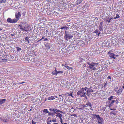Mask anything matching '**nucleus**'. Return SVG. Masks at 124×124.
<instances>
[{
    "mask_svg": "<svg viewBox=\"0 0 124 124\" xmlns=\"http://www.w3.org/2000/svg\"><path fill=\"white\" fill-rule=\"evenodd\" d=\"M7 22L9 23H13L16 22V20H15L14 19H12L10 18H8L7 19Z\"/></svg>",
    "mask_w": 124,
    "mask_h": 124,
    "instance_id": "423d86ee",
    "label": "nucleus"
},
{
    "mask_svg": "<svg viewBox=\"0 0 124 124\" xmlns=\"http://www.w3.org/2000/svg\"><path fill=\"white\" fill-rule=\"evenodd\" d=\"M108 54L110 57L114 59H115L118 56V55H115L114 53H112L110 52H108Z\"/></svg>",
    "mask_w": 124,
    "mask_h": 124,
    "instance_id": "39448f33",
    "label": "nucleus"
},
{
    "mask_svg": "<svg viewBox=\"0 0 124 124\" xmlns=\"http://www.w3.org/2000/svg\"><path fill=\"white\" fill-rule=\"evenodd\" d=\"M6 2V0H0V3H5Z\"/></svg>",
    "mask_w": 124,
    "mask_h": 124,
    "instance_id": "bb28decb",
    "label": "nucleus"
},
{
    "mask_svg": "<svg viewBox=\"0 0 124 124\" xmlns=\"http://www.w3.org/2000/svg\"><path fill=\"white\" fill-rule=\"evenodd\" d=\"M111 77L110 76H109L107 77V78L108 79H111Z\"/></svg>",
    "mask_w": 124,
    "mask_h": 124,
    "instance_id": "13d9d810",
    "label": "nucleus"
},
{
    "mask_svg": "<svg viewBox=\"0 0 124 124\" xmlns=\"http://www.w3.org/2000/svg\"><path fill=\"white\" fill-rule=\"evenodd\" d=\"M108 84V83H107V82H106V83H105V84H104V87H106L107 85Z\"/></svg>",
    "mask_w": 124,
    "mask_h": 124,
    "instance_id": "09e8293b",
    "label": "nucleus"
},
{
    "mask_svg": "<svg viewBox=\"0 0 124 124\" xmlns=\"http://www.w3.org/2000/svg\"><path fill=\"white\" fill-rule=\"evenodd\" d=\"M51 118V117H49L48 119H47V120H49Z\"/></svg>",
    "mask_w": 124,
    "mask_h": 124,
    "instance_id": "338daca9",
    "label": "nucleus"
},
{
    "mask_svg": "<svg viewBox=\"0 0 124 124\" xmlns=\"http://www.w3.org/2000/svg\"><path fill=\"white\" fill-rule=\"evenodd\" d=\"M94 33H95L96 34V35L98 36L101 32L99 31V30L96 29L95 31H94Z\"/></svg>",
    "mask_w": 124,
    "mask_h": 124,
    "instance_id": "9d476101",
    "label": "nucleus"
},
{
    "mask_svg": "<svg viewBox=\"0 0 124 124\" xmlns=\"http://www.w3.org/2000/svg\"><path fill=\"white\" fill-rule=\"evenodd\" d=\"M42 39H40V40H38V41H37V42H39V41H41Z\"/></svg>",
    "mask_w": 124,
    "mask_h": 124,
    "instance_id": "e2e57ef3",
    "label": "nucleus"
},
{
    "mask_svg": "<svg viewBox=\"0 0 124 124\" xmlns=\"http://www.w3.org/2000/svg\"><path fill=\"white\" fill-rule=\"evenodd\" d=\"M36 124V122H34L33 120H32V124Z\"/></svg>",
    "mask_w": 124,
    "mask_h": 124,
    "instance_id": "603ef678",
    "label": "nucleus"
},
{
    "mask_svg": "<svg viewBox=\"0 0 124 124\" xmlns=\"http://www.w3.org/2000/svg\"><path fill=\"white\" fill-rule=\"evenodd\" d=\"M53 74L54 75H57V71H54L53 72Z\"/></svg>",
    "mask_w": 124,
    "mask_h": 124,
    "instance_id": "f704fd0d",
    "label": "nucleus"
},
{
    "mask_svg": "<svg viewBox=\"0 0 124 124\" xmlns=\"http://www.w3.org/2000/svg\"><path fill=\"white\" fill-rule=\"evenodd\" d=\"M77 95H80V97H82L83 95L86 94V92L85 91H84L83 88L80 89L77 93Z\"/></svg>",
    "mask_w": 124,
    "mask_h": 124,
    "instance_id": "f03ea898",
    "label": "nucleus"
},
{
    "mask_svg": "<svg viewBox=\"0 0 124 124\" xmlns=\"http://www.w3.org/2000/svg\"><path fill=\"white\" fill-rule=\"evenodd\" d=\"M116 108H111L110 109L111 110H116Z\"/></svg>",
    "mask_w": 124,
    "mask_h": 124,
    "instance_id": "4d7b16f0",
    "label": "nucleus"
},
{
    "mask_svg": "<svg viewBox=\"0 0 124 124\" xmlns=\"http://www.w3.org/2000/svg\"><path fill=\"white\" fill-rule=\"evenodd\" d=\"M69 28L68 27H67L66 26H64L63 27H61L60 28V29H65L67 30L68 29H69Z\"/></svg>",
    "mask_w": 124,
    "mask_h": 124,
    "instance_id": "6ab92c4d",
    "label": "nucleus"
},
{
    "mask_svg": "<svg viewBox=\"0 0 124 124\" xmlns=\"http://www.w3.org/2000/svg\"><path fill=\"white\" fill-rule=\"evenodd\" d=\"M99 31L100 30V32H102L101 33L102 34H103L104 33V32H103V27H101V26H99Z\"/></svg>",
    "mask_w": 124,
    "mask_h": 124,
    "instance_id": "2eb2a0df",
    "label": "nucleus"
},
{
    "mask_svg": "<svg viewBox=\"0 0 124 124\" xmlns=\"http://www.w3.org/2000/svg\"><path fill=\"white\" fill-rule=\"evenodd\" d=\"M49 110L51 112H53V113H54V114L55 113H56V111L57 109L56 108H51L49 109Z\"/></svg>",
    "mask_w": 124,
    "mask_h": 124,
    "instance_id": "ddd939ff",
    "label": "nucleus"
},
{
    "mask_svg": "<svg viewBox=\"0 0 124 124\" xmlns=\"http://www.w3.org/2000/svg\"><path fill=\"white\" fill-rule=\"evenodd\" d=\"M116 17L117 18H119L120 17L119 15L117 14H116Z\"/></svg>",
    "mask_w": 124,
    "mask_h": 124,
    "instance_id": "58836bf2",
    "label": "nucleus"
},
{
    "mask_svg": "<svg viewBox=\"0 0 124 124\" xmlns=\"http://www.w3.org/2000/svg\"><path fill=\"white\" fill-rule=\"evenodd\" d=\"M26 12H23L22 13V15L23 16H24L26 14Z\"/></svg>",
    "mask_w": 124,
    "mask_h": 124,
    "instance_id": "864d4df0",
    "label": "nucleus"
},
{
    "mask_svg": "<svg viewBox=\"0 0 124 124\" xmlns=\"http://www.w3.org/2000/svg\"><path fill=\"white\" fill-rule=\"evenodd\" d=\"M92 64L93 65H94V66H97L99 64V63H92Z\"/></svg>",
    "mask_w": 124,
    "mask_h": 124,
    "instance_id": "473e14b6",
    "label": "nucleus"
},
{
    "mask_svg": "<svg viewBox=\"0 0 124 124\" xmlns=\"http://www.w3.org/2000/svg\"><path fill=\"white\" fill-rule=\"evenodd\" d=\"M45 46L47 49H49L51 47L50 44L48 43H47L45 44Z\"/></svg>",
    "mask_w": 124,
    "mask_h": 124,
    "instance_id": "f8f14e48",
    "label": "nucleus"
},
{
    "mask_svg": "<svg viewBox=\"0 0 124 124\" xmlns=\"http://www.w3.org/2000/svg\"><path fill=\"white\" fill-rule=\"evenodd\" d=\"M52 121L54 122H56V119H53V120H52Z\"/></svg>",
    "mask_w": 124,
    "mask_h": 124,
    "instance_id": "49530a36",
    "label": "nucleus"
},
{
    "mask_svg": "<svg viewBox=\"0 0 124 124\" xmlns=\"http://www.w3.org/2000/svg\"><path fill=\"white\" fill-rule=\"evenodd\" d=\"M116 101L114 100H113L110 101H109L108 102H107L109 104V107H111L113 105V103L115 102Z\"/></svg>",
    "mask_w": 124,
    "mask_h": 124,
    "instance_id": "1a4fd4ad",
    "label": "nucleus"
},
{
    "mask_svg": "<svg viewBox=\"0 0 124 124\" xmlns=\"http://www.w3.org/2000/svg\"><path fill=\"white\" fill-rule=\"evenodd\" d=\"M82 97H84L86 99H88L87 97V96L86 95V94H85L84 95H83V96Z\"/></svg>",
    "mask_w": 124,
    "mask_h": 124,
    "instance_id": "a19ab883",
    "label": "nucleus"
},
{
    "mask_svg": "<svg viewBox=\"0 0 124 124\" xmlns=\"http://www.w3.org/2000/svg\"><path fill=\"white\" fill-rule=\"evenodd\" d=\"M80 120L79 121H81V122H83V120L84 119H83L81 118H79Z\"/></svg>",
    "mask_w": 124,
    "mask_h": 124,
    "instance_id": "ea45409f",
    "label": "nucleus"
},
{
    "mask_svg": "<svg viewBox=\"0 0 124 124\" xmlns=\"http://www.w3.org/2000/svg\"><path fill=\"white\" fill-rule=\"evenodd\" d=\"M48 115L49 116H53L54 115V114L53 112H49Z\"/></svg>",
    "mask_w": 124,
    "mask_h": 124,
    "instance_id": "cd10ccee",
    "label": "nucleus"
},
{
    "mask_svg": "<svg viewBox=\"0 0 124 124\" xmlns=\"http://www.w3.org/2000/svg\"><path fill=\"white\" fill-rule=\"evenodd\" d=\"M122 90L121 88H120L117 91V94L118 95H119L122 93Z\"/></svg>",
    "mask_w": 124,
    "mask_h": 124,
    "instance_id": "dca6fc26",
    "label": "nucleus"
},
{
    "mask_svg": "<svg viewBox=\"0 0 124 124\" xmlns=\"http://www.w3.org/2000/svg\"><path fill=\"white\" fill-rule=\"evenodd\" d=\"M83 88V89L84 91H85H85L88 88L87 87H85V88Z\"/></svg>",
    "mask_w": 124,
    "mask_h": 124,
    "instance_id": "5fc2aeb1",
    "label": "nucleus"
},
{
    "mask_svg": "<svg viewBox=\"0 0 124 124\" xmlns=\"http://www.w3.org/2000/svg\"><path fill=\"white\" fill-rule=\"evenodd\" d=\"M68 94L69 95L71 96H72V94L71 93H69Z\"/></svg>",
    "mask_w": 124,
    "mask_h": 124,
    "instance_id": "6e6d98bb",
    "label": "nucleus"
},
{
    "mask_svg": "<svg viewBox=\"0 0 124 124\" xmlns=\"http://www.w3.org/2000/svg\"><path fill=\"white\" fill-rule=\"evenodd\" d=\"M111 114H112L114 115H115L116 114V113L114 111L111 112Z\"/></svg>",
    "mask_w": 124,
    "mask_h": 124,
    "instance_id": "79ce46f5",
    "label": "nucleus"
},
{
    "mask_svg": "<svg viewBox=\"0 0 124 124\" xmlns=\"http://www.w3.org/2000/svg\"><path fill=\"white\" fill-rule=\"evenodd\" d=\"M21 14L19 11H18V13H16L15 14L16 18H14L16 20V22H17L19 19L21 17Z\"/></svg>",
    "mask_w": 124,
    "mask_h": 124,
    "instance_id": "0eeeda50",
    "label": "nucleus"
},
{
    "mask_svg": "<svg viewBox=\"0 0 124 124\" xmlns=\"http://www.w3.org/2000/svg\"><path fill=\"white\" fill-rule=\"evenodd\" d=\"M57 112H60L62 114H65V112H63L59 110H57L56 111Z\"/></svg>",
    "mask_w": 124,
    "mask_h": 124,
    "instance_id": "393cba45",
    "label": "nucleus"
},
{
    "mask_svg": "<svg viewBox=\"0 0 124 124\" xmlns=\"http://www.w3.org/2000/svg\"><path fill=\"white\" fill-rule=\"evenodd\" d=\"M83 0H78L76 2V3L77 5H78Z\"/></svg>",
    "mask_w": 124,
    "mask_h": 124,
    "instance_id": "aec40b11",
    "label": "nucleus"
},
{
    "mask_svg": "<svg viewBox=\"0 0 124 124\" xmlns=\"http://www.w3.org/2000/svg\"><path fill=\"white\" fill-rule=\"evenodd\" d=\"M55 98L54 96H51V97H49L48 99L47 100H53Z\"/></svg>",
    "mask_w": 124,
    "mask_h": 124,
    "instance_id": "412c9836",
    "label": "nucleus"
},
{
    "mask_svg": "<svg viewBox=\"0 0 124 124\" xmlns=\"http://www.w3.org/2000/svg\"><path fill=\"white\" fill-rule=\"evenodd\" d=\"M72 116H74L75 117H77L78 116H77L76 114H73L72 115Z\"/></svg>",
    "mask_w": 124,
    "mask_h": 124,
    "instance_id": "052dcab7",
    "label": "nucleus"
},
{
    "mask_svg": "<svg viewBox=\"0 0 124 124\" xmlns=\"http://www.w3.org/2000/svg\"><path fill=\"white\" fill-rule=\"evenodd\" d=\"M16 49H17V51H19L21 50V48H20L18 47H16Z\"/></svg>",
    "mask_w": 124,
    "mask_h": 124,
    "instance_id": "72a5a7b5",
    "label": "nucleus"
},
{
    "mask_svg": "<svg viewBox=\"0 0 124 124\" xmlns=\"http://www.w3.org/2000/svg\"><path fill=\"white\" fill-rule=\"evenodd\" d=\"M1 120L5 122H7L9 121V120L5 117L2 118Z\"/></svg>",
    "mask_w": 124,
    "mask_h": 124,
    "instance_id": "f3484780",
    "label": "nucleus"
},
{
    "mask_svg": "<svg viewBox=\"0 0 124 124\" xmlns=\"http://www.w3.org/2000/svg\"><path fill=\"white\" fill-rule=\"evenodd\" d=\"M79 60L80 61L79 63L80 67H84L86 66V65L85 63V60L81 58H80Z\"/></svg>",
    "mask_w": 124,
    "mask_h": 124,
    "instance_id": "7ed1b4c3",
    "label": "nucleus"
},
{
    "mask_svg": "<svg viewBox=\"0 0 124 124\" xmlns=\"http://www.w3.org/2000/svg\"><path fill=\"white\" fill-rule=\"evenodd\" d=\"M55 113L56 114L55 115L56 117H58L59 118L61 117H62V115L61 114L57 112H56V113Z\"/></svg>",
    "mask_w": 124,
    "mask_h": 124,
    "instance_id": "a211bd4d",
    "label": "nucleus"
},
{
    "mask_svg": "<svg viewBox=\"0 0 124 124\" xmlns=\"http://www.w3.org/2000/svg\"><path fill=\"white\" fill-rule=\"evenodd\" d=\"M45 37L44 36H43L42 37V38H41L42 39L45 38Z\"/></svg>",
    "mask_w": 124,
    "mask_h": 124,
    "instance_id": "0e129e2a",
    "label": "nucleus"
},
{
    "mask_svg": "<svg viewBox=\"0 0 124 124\" xmlns=\"http://www.w3.org/2000/svg\"><path fill=\"white\" fill-rule=\"evenodd\" d=\"M97 70V68H96L95 67H94L93 68V70Z\"/></svg>",
    "mask_w": 124,
    "mask_h": 124,
    "instance_id": "c03bdc74",
    "label": "nucleus"
},
{
    "mask_svg": "<svg viewBox=\"0 0 124 124\" xmlns=\"http://www.w3.org/2000/svg\"><path fill=\"white\" fill-rule=\"evenodd\" d=\"M25 83V82H21L20 83H19L21 84H22L23 83Z\"/></svg>",
    "mask_w": 124,
    "mask_h": 124,
    "instance_id": "69168bd1",
    "label": "nucleus"
},
{
    "mask_svg": "<svg viewBox=\"0 0 124 124\" xmlns=\"http://www.w3.org/2000/svg\"><path fill=\"white\" fill-rule=\"evenodd\" d=\"M43 41H49V40H48V39L47 38H45L43 40Z\"/></svg>",
    "mask_w": 124,
    "mask_h": 124,
    "instance_id": "a18cd8bd",
    "label": "nucleus"
},
{
    "mask_svg": "<svg viewBox=\"0 0 124 124\" xmlns=\"http://www.w3.org/2000/svg\"><path fill=\"white\" fill-rule=\"evenodd\" d=\"M92 115L94 117L96 118L98 124H102L103 123L104 121L103 119L102 118L100 117L99 115L93 114H92Z\"/></svg>",
    "mask_w": 124,
    "mask_h": 124,
    "instance_id": "f257e3e1",
    "label": "nucleus"
},
{
    "mask_svg": "<svg viewBox=\"0 0 124 124\" xmlns=\"http://www.w3.org/2000/svg\"><path fill=\"white\" fill-rule=\"evenodd\" d=\"M61 117H60L59 118L60 119V122L61 123H63L62 122L63 121H62V120Z\"/></svg>",
    "mask_w": 124,
    "mask_h": 124,
    "instance_id": "37998d69",
    "label": "nucleus"
},
{
    "mask_svg": "<svg viewBox=\"0 0 124 124\" xmlns=\"http://www.w3.org/2000/svg\"><path fill=\"white\" fill-rule=\"evenodd\" d=\"M78 109H81V110H83V108H78Z\"/></svg>",
    "mask_w": 124,
    "mask_h": 124,
    "instance_id": "bf43d9fd",
    "label": "nucleus"
},
{
    "mask_svg": "<svg viewBox=\"0 0 124 124\" xmlns=\"http://www.w3.org/2000/svg\"><path fill=\"white\" fill-rule=\"evenodd\" d=\"M7 61V59H3L2 60V62H6Z\"/></svg>",
    "mask_w": 124,
    "mask_h": 124,
    "instance_id": "2f4dec72",
    "label": "nucleus"
},
{
    "mask_svg": "<svg viewBox=\"0 0 124 124\" xmlns=\"http://www.w3.org/2000/svg\"><path fill=\"white\" fill-rule=\"evenodd\" d=\"M47 124H51V123L49 122H47Z\"/></svg>",
    "mask_w": 124,
    "mask_h": 124,
    "instance_id": "774afa93",
    "label": "nucleus"
},
{
    "mask_svg": "<svg viewBox=\"0 0 124 124\" xmlns=\"http://www.w3.org/2000/svg\"><path fill=\"white\" fill-rule=\"evenodd\" d=\"M30 38L29 37H27L25 38V40L27 41V42L28 43H30L29 41V39Z\"/></svg>",
    "mask_w": 124,
    "mask_h": 124,
    "instance_id": "4be33fe9",
    "label": "nucleus"
},
{
    "mask_svg": "<svg viewBox=\"0 0 124 124\" xmlns=\"http://www.w3.org/2000/svg\"><path fill=\"white\" fill-rule=\"evenodd\" d=\"M6 99H0V105L4 103L6 101Z\"/></svg>",
    "mask_w": 124,
    "mask_h": 124,
    "instance_id": "4468645a",
    "label": "nucleus"
},
{
    "mask_svg": "<svg viewBox=\"0 0 124 124\" xmlns=\"http://www.w3.org/2000/svg\"><path fill=\"white\" fill-rule=\"evenodd\" d=\"M104 65H105V67L107 66L108 65V64L106 62H105V63H104Z\"/></svg>",
    "mask_w": 124,
    "mask_h": 124,
    "instance_id": "8fccbe9b",
    "label": "nucleus"
},
{
    "mask_svg": "<svg viewBox=\"0 0 124 124\" xmlns=\"http://www.w3.org/2000/svg\"><path fill=\"white\" fill-rule=\"evenodd\" d=\"M87 63L89 65V66H90L92 64V63H90V62H89L88 61H87Z\"/></svg>",
    "mask_w": 124,
    "mask_h": 124,
    "instance_id": "de8ad7c7",
    "label": "nucleus"
},
{
    "mask_svg": "<svg viewBox=\"0 0 124 124\" xmlns=\"http://www.w3.org/2000/svg\"><path fill=\"white\" fill-rule=\"evenodd\" d=\"M57 74H58L59 73H60V74H62V73H63V72L62 71H57Z\"/></svg>",
    "mask_w": 124,
    "mask_h": 124,
    "instance_id": "c9c22d12",
    "label": "nucleus"
},
{
    "mask_svg": "<svg viewBox=\"0 0 124 124\" xmlns=\"http://www.w3.org/2000/svg\"><path fill=\"white\" fill-rule=\"evenodd\" d=\"M103 22H100V24L99 25V26L103 27L102 25Z\"/></svg>",
    "mask_w": 124,
    "mask_h": 124,
    "instance_id": "7c9ffc66",
    "label": "nucleus"
},
{
    "mask_svg": "<svg viewBox=\"0 0 124 124\" xmlns=\"http://www.w3.org/2000/svg\"><path fill=\"white\" fill-rule=\"evenodd\" d=\"M73 36L70 34L66 33L64 36L65 40L67 41L69 39H71Z\"/></svg>",
    "mask_w": 124,
    "mask_h": 124,
    "instance_id": "20e7f679",
    "label": "nucleus"
},
{
    "mask_svg": "<svg viewBox=\"0 0 124 124\" xmlns=\"http://www.w3.org/2000/svg\"><path fill=\"white\" fill-rule=\"evenodd\" d=\"M93 90L92 89H90V88L86 91V95L88 97H90L91 95V92H93Z\"/></svg>",
    "mask_w": 124,
    "mask_h": 124,
    "instance_id": "6e6552de",
    "label": "nucleus"
},
{
    "mask_svg": "<svg viewBox=\"0 0 124 124\" xmlns=\"http://www.w3.org/2000/svg\"><path fill=\"white\" fill-rule=\"evenodd\" d=\"M62 66H64L65 67V66H66V65L65 64H62Z\"/></svg>",
    "mask_w": 124,
    "mask_h": 124,
    "instance_id": "680f3d73",
    "label": "nucleus"
},
{
    "mask_svg": "<svg viewBox=\"0 0 124 124\" xmlns=\"http://www.w3.org/2000/svg\"><path fill=\"white\" fill-rule=\"evenodd\" d=\"M30 61L31 62H35V61L33 59H31V60Z\"/></svg>",
    "mask_w": 124,
    "mask_h": 124,
    "instance_id": "3c124183",
    "label": "nucleus"
},
{
    "mask_svg": "<svg viewBox=\"0 0 124 124\" xmlns=\"http://www.w3.org/2000/svg\"><path fill=\"white\" fill-rule=\"evenodd\" d=\"M114 97L113 96H111L109 97L108 99L109 100V101H110L113 100H112L113 99V98Z\"/></svg>",
    "mask_w": 124,
    "mask_h": 124,
    "instance_id": "a878e982",
    "label": "nucleus"
},
{
    "mask_svg": "<svg viewBox=\"0 0 124 124\" xmlns=\"http://www.w3.org/2000/svg\"><path fill=\"white\" fill-rule=\"evenodd\" d=\"M94 65H93L92 64L90 66H89V67L90 68V69H92L93 70V68L94 67Z\"/></svg>",
    "mask_w": 124,
    "mask_h": 124,
    "instance_id": "c85d7f7f",
    "label": "nucleus"
},
{
    "mask_svg": "<svg viewBox=\"0 0 124 124\" xmlns=\"http://www.w3.org/2000/svg\"><path fill=\"white\" fill-rule=\"evenodd\" d=\"M19 26L20 27V29L22 31H24L26 32L27 31H27V28H26L22 26L21 25H19Z\"/></svg>",
    "mask_w": 124,
    "mask_h": 124,
    "instance_id": "9b49d317",
    "label": "nucleus"
},
{
    "mask_svg": "<svg viewBox=\"0 0 124 124\" xmlns=\"http://www.w3.org/2000/svg\"><path fill=\"white\" fill-rule=\"evenodd\" d=\"M86 106H89L90 107L92 106V104L91 103L89 102H88L87 103H86V104H85Z\"/></svg>",
    "mask_w": 124,
    "mask_h": 124,
    "instance_id": "b1692460",
    "label": "nucleus"
},
{
    "mask_svg": "<svg viewBox=\"0 0 124 124\" xmlns=\"http://www.w3.org/2000/svg\"><path fill=\"white\" fill-rule=\"evenodd\" d=\"M65 67L67 68L69 70L72 69V68L71 67H69L68 66L66 65L65 66Z\"/></svg>",
    "mask_w": 124,
    "mask_h": 124,
    "instance_id": "c756f323",
    "label": "nucleus"
},
{
    "mask_svg": "<svg viewBox=\"0 0 124 124\" xmlns=\"http://www.w3.org/2000/svg\"><path fill=\"white\" fill-rule=\"evenodd\" d=\"M81 105L82 106V108H83V109H84V108L85 107H87V106H86L85 105Z\"/></svg>",
    "mask_w": 124,
    "mask_h": 124,
    "instance_id": "e433bc0d",
    "label": "nucleus"
},
{
    "mask_svg": "<svg viewBox=\"0 0 124 124\" xmlns=\"http://www.w3.org/2000/svg\"><path fill=\"white\" fill-rule=\"evenodd\" d=\"M43 111L44 112L46 113H48L49 112L47 109H44L43 110Z\"/></svg>",
    "mask_w": 124,
    "mask_h": 124,
    "instance_id": "5701e85b",
    "label": "nucleus"
},
{
    "mask_svg": "<svg viewBox=\"0 0 124 124\" xmlns=\"http://www.w3.org/2000/svg\"><path fill=\"white\" fill-rule=\"evenodd\" d=\"M106 21L107 22H108L109 23L110 22V20L108 19V18L106 19Z\"/></svg>",
    "mask_w": 124,
    "mask_h": 124,
    "instance_id": "4c0bfd02",
    "label": "nucleus"
}]
</instances>
